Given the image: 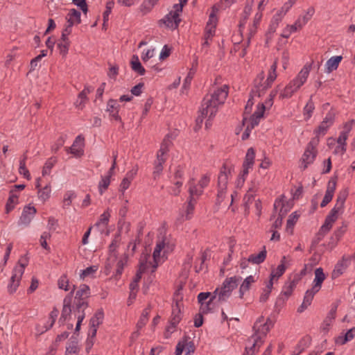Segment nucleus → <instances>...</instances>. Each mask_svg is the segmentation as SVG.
I'll return each instance as SVG.
<instances>
[{"label": "nucleus", "mask_w": 355, "mask_h": 355, "mask_svg": "<svg viewBox=\"0 0 355 355\" xmlns=\"http://www.w3.org/2000/svg\"><path fill=\"white\" fill-rule=\"evenodd\" d=\"M229 87L224 85L222 87L218 88L211 95H207L204 97L201 107L200 109V114L197 117L196 127L200 128L203 120L208 116L212 119L218 112V106L223 105L227 97Z\"/></svg>", "instance_id": "obj_1"}, {"label": "nucleus", "mask_w": 355, "mask_h": 355, "mask_svg": "<svg viewBox=\"0 0 355 355\" xmlns=\"http://www.w3.org/2000/svg\"><path fill=\"white\" fill-rule=\"evenodd\" d=\"M242 278L240 276L227 277L220 287L216 288L212 293L211 297L200 306L202 313H207L213 309L211 306L213 301L218 297L219 302H224L231 296L232 291L238 286Z\"/></svg>", "instance_id": "obj_2"}, {"label": "nucleus", "mask_w": 355, "mask_h": 355, "mask_svg": "<svg viewBox=\"0 0 355 355\" xmlns=\"http://www.w3.org/2000/svg\"><path fill=\"white\" fill-rule=\"evenodd\" d=\"M311 70V65L306 64L298 73L297 76L284 87L281 92L279 98H289L306 81Z\"/></svg>", "instance_id": "obj_3"}, {"label": "nucleus", "mask_w": 355, "mask_h": 355, "mask_svg": "<svg viewBox=\"0 0 355 355\" xmlns=\"http://www.w3.org/2000/svg\"><path fill=\"white\" fill-rule=\"evenodd\" d=\"M254 331L253 335L248 340L252 345L250 347H245V352L247 355H253L255 352V347H259L263 343V338L266 337L268 332L270 331V327L267 324H261L257 328L252 327Z\"/></svg>", "instance_id": "obj_4"}, {"label": "nucleus", "mask_w": 355, "mask_h": 355, "mask_svg": "<svg viewBox=\"0 0 355 355\" xmlns=\"http://www.w3.org/2000/svg\"><path fill=\"white\" fill-rule=\"evenodd\" d=\"M230 174L231 168H227V166L223 164L218 177V193L216 197V204L218 205H220L223 200L226 193L228 176Z\"/></svg>", "instance_id": "obj_5"}, {"label": "nucleus", "mask_w": 355, "mask_h": 355, "mask_svg": "<svg viewBox=\"0 0 355 355\" xmlns=\"http://www.w3.org/2000/svg\"><path fill=\"white\" fill-rule=\"evenodd\" d=\"M76 286H73V288L70 293H69L63 300V307L62 310L61 316L59 319V322L64 324V322L71 317L72 309H71V302L73 297L74 291Z\"/></svg>", "instance_id": "obj_6"}, {"label": "nucleus", "mask_w": 355, "mask_h": 355, "mask_svg": "<svg viewBox=\"0 0 355 355\" xmlns=\"http://www.w3.org/2000/svg\"><path fill=\"white\" fill-rule=\"evenodd\" d=\"M180 306L181 304L179 302H176L175 304L172 305V313L170 319V325L166 327V331L170 334L173 332L174 329L182 320Z\"/></svg>", "instance_id": "obj_7"}, {"label": "nucleus", "mask_w": 355, "mask_h": 355, "mask_svg": "<svg viewBox=\"0 0 355 355\" xmlns=\"http://www.w3.org/2000/svg\"><path fill=\"white\" fill-rule=\"evenodd\" d=\"M26 266V263H21V268L15 267L12 271V275L10 278V283L9 284L8 288L10 293L16 291L17 287L19 285V282L22 275L24 272V269Z\"/></svg>", "instance_id": "obj_8"}, {"label": "nucleus", "mask_w": 355, "mask_h": 355, "mask_svg": "<svg viewBox=\"0 0 355 355\" xmlns=\"http://www.w3.org/2000/svg\"><path fill=\"white\" fill-rule=\"evenodd\" d=\"M36 212L37 210L34 207H31V205L25 206L18 221V224L19 225H28Z\"/></svg>", "instance_id": "obj_9"}, {"label": "nucleus", "mask_w": 355, "mask_h": 355, "mask_svg": "<svg viewBox=\"0 0 355 355\" xmlns=\"http://www.w3.org/2000/svg\"><path fill=\"white\" fill-rule=\"evenodd\" d=\"M318 154V150H312L309 148L305 149L302 158L300 159V168L304 171L309 165L313 163Z\"/></svg>", "instance_id": "obj_10"}, {"label": "nucleus", "mask_w": 355, "mask_h": 355, "mask_svg": "<svg viewBox=\"0 0 355 355\" xmlns=\"http://www.w3.org/2000/svg\"><path fill=\"white\" fill-rule=\"evenodd\" d=\"M255 152L253 148L248 149L244 162L243 163V176H247L249 169L251 168L254 164Z\"/></svg>", "instance_id": "obj_11"}, {"label": "nucleus", "mask_w": 355, "mask_h": 355, "mask_svg": "<svg viewBox=\"0 0 355 355\" xmlns=\"http://www.w3.org/2000/svg\"><path fill=\"white\" fill-rule=\"evenodd\" d=\"M119 107L116 100L110 98L107 103L106 112H109L111 119L121 122V117L119 114Z\"/></svg>", "instance_id": "obj_12"}, {"label": "nucleus", "mask_w": 355, "mask_h": 355, "mask_svg": "<svg viewBox=\"0 0 355 355\" xmlns=\"http://www.w3.org/2000/svg\"><path fill=\"white\" fill-rule=\"evenodd\" d=\"M351 261V257H347L346 255H344L342 258V260L336 265L335 268L332 272V278L335 279L341 275L349 266Z\"/></svg>", "instance_id": "obj_13"}, {"label": "nucleus", "mask_w": 355, "mask_h": 355, "mask_svg": "<svg viewBox=\"0 0 355 355\" xmlns=\"http://www.w3.org/2000/svg\"><path fill=\"white\" fill-rule=\"evenodd\" d=\"M160 21H162L168 28L176 29L178 27L181 19L179 15L174 14L170 11L164 19L160 20Z\"/></svg>", "instance_id": "obj_14"}, {"label": "nucleus", "mask_w": 355, "mask_h": 355, "mask_svg": "<svg viewBox=\"0 0 355 355\" xmlns=\"http://www.w3.org/2000/svg\"><path fill=\"white\" fill-rule=\"evenodd\" d=\"M271 85L272 84H269V83L266 82V80L264 83H261V84H254V86L250 91V97L261 96Z\"/></svg>", "instance_id": "obj_15"}, {"label": "nucleus", "mask_w": 355, "mask_h": 355, "mask_svg": "<svg viewBox=\"0 0 355 355\" xmlns=\"http://www.w3.org/2000/svg\"><path fill=\"white\" fill-rule=\"evenodd\" d=\"M315 278L313 279V290L320 291L322 287V282L326 279V275L324 273L322 268H318L315 270Z\"/></svg>", "instance_id": "obj_16"}, {"label": "nucleus", "mask_w": 355, "mask_h": 355, "mask_svg": "<svg viewBox=\"0 0 355 355\" xmlns=\"http://www.w3.org/2000/svg\"><path fill=\"white\" fill-rule=\"evenodd\" d=\"M169 138L170 135H167L164 139L161 144L160 148L157 153V159H166L164 157V155H166L169 151V148L172 144V142Z\"/></svg>", "instance_id": "obj_17"}, {"label": "nucleus", "mask_w": 355, "mask_h": 355, "mask_svg": "<svg viewBox=\"0 0 355 355\" xmlns=\"http://www.w3.org/2000/svg\"><path fill=\"white\" fill-rule=\"evenodd\" d=\"M90 295V288L86 284H81L79 289L76 291L75 301H86Z\"/></svg>", "instance_id": "obj_18"}, {"label": "nucleus", "mask_w": 355, "mask_h": 355, "mask_svg": "<svg viewBox=\"0 0 355 355\" xmlns=\"http://www.w3.org/2000/svg\"><path fill=\"white\" fill-rule=\"evenodd\" d=\"M148 254L144 255V258H141L139 261V269L137 271L135 277L133 279L134 282L139 283L141 279L142 274L145 272L148 266Z\"/></svg>", "instance_id": "obj_19"}, {"label": "nucleus", "mask_w": 355, "mask_h": 355, "mask_svg": "<svg viewBox=\"0 0 355 355\" xmlns=\"http://www.w3.org/2000/svg\"><path fill=\"white\" fill-rule=\"evenodd\" d=\"M19 196L15 193V190H10L9 193V198L7 200L6 205V213L8 214L10 211H12L16 205L18 204Z\"/></svg>", "instance_id": "obj_20"}, {"label": "nucleus", "mask_w": 355, "mask_h": 355, "mask_svg": "<svg viewBox=\"0 0 355 355\" xmlns=\"http://www.w3.org/2000/svg\"><path fill=\"white\" fill-rule=\"evenodd\" d=\"M261 17H262V15L261 13H257L254 16L253 24L249 28V33L248 34V38H247V45L248 46L250 45L251 38L255 35V33L257 32V26L259 24Z\"/></svg>", "instance_id": "obj_21"}, {"label": "nucleus", "mask_w": 355, "mask_h": 355, "mask_svg": "<svg viewBox=\"0 0 355 355\" xmlns=\"http://www.w3.org/2000/svg\"><path fill=\"white\" fill-rule=\"evenodd\" d=\"M343 60V57L341 55L333 56L329 58L325 64L326 71L327 73H330L334 70H336L338 67L339 63Z\"/></svg>", "instance_id": "obj_22"}, {"label": "nucleus", "mask_w": 355, "mask_h": 355, "mask_svg": "<svg viewBox=\"0 0 355 355\" xmlns=\"http://www.w3.org/2000/svg\"><path fill=\"white\" fill-rule=\"evenodd\" d=\"M266 255L267 251L266 246H263V250L258 254H250L248 259V262H250L254 264H260L265 261Z\"/></svg>", "instance_id": "obj_23"}, {"label": "nucleus", "mask_w": 355, "mask_h": 355, "mask_svg": "<svg viewBox=\"0 0 355 355\" xmlns=\"http://www.w3.org/2000/svg\"><path fill=\"white\" fill-rule=\"evenodd\" d=\"M255 282L254 278L253 276L250 275L247 277L241 284L239 288V297L243 298L244 294L249 291L250 288V286L252 284H253Z\"/></svg>", "instance_id": "obj_24"}, {"label": "nucleus", "mask_w": 355, "mask_h": 355, "mask_svg": "<svg viewBox=\"0 0 355 355\" xmlns=\"http://www.w3.org/2000/svg\"><path fill=\"white\" fill-rule=\"evenodd\" d=\"M166 159H157L154 162V167L153 171V178L157 180L163 171V164Z\"/></svg>", "instance_id": "obj_25"}, {"label": "nucleus", "mask_w": 355, "mask_h": 355, "mask_svg": "<svg viewBox=\"0 0 355 355\" xmlns=\"http://www.w3.org/2000/svg\"><path fill=\"white\" fill-rule=\"evenodd\" d=\"M130 64H131L132 69L135 72L137 73L140 76L144 75L146 70L141 65L137 55H132V60L130 62Z\"/></svg>", "instance_id": "obj_26"}, {"label": "nucleus", "mask_w": 355, "mask_h": 355, "mask_svg": "<svg viewBox=\"0 0 355 355\" xmlns=\"http://www.w3.org/2000/svg\"><path fill=\"white\" fill-rule=\"evenodd\" d=\"M88 306V302L87 301H75V306L73 307V312L75 316L78 318V316L81 315V314L84 315V318L85 317V310Z\"/></svg>", "instance_id": "obj_27"}, {"label": "nucleus", "mask_w": 355, "mask_h": 355, "mask_svg": "<svg viewBox=\"0 0 355 355\" xmlns=\"http://www.w3.org/2000/svg\"><path fill=\"white\" fill-rule=\"evenodd\" d=\"M104 319V313L102 309H98L94 315L90 319L89 324L91 327H98L103 323Z\"/></svg>", "instance_id": "obj_28"}, {"label": "nucleus", "mask_w": 355, "mask_h": 355, "mask_svg": "<svg viewBox=\"0 0 355 355\" xmlns=\"http://www.w3.org/2000/svg\"><path fill=\"white\" fill-rule=\"evenodd\" d=\"M93 91V88L85 87V89L78 94V100L75 103L76 106L83 108L85 102L87 101V94Z\"/></svg>", "instance_id": "obj_29"}, {"label": "nucleus", "mask_w": 355, "mask_h": 355, "mask_svg": "<svg viewBox=\"0 0 355 355\" xmlns=\"http://www.w3.org/2000/svg\"><path fill=\"white\" fill-rule=\"evenodd\" d=\"M182 340L183 344L185 345L184 350L186 351V355H189L194 353L196 350V346L193 341L191 340V338L187 335H184L182 337Z\"/></svg>", "instance_id": "obj_30"}, {"label": "nucleus", "mask_w": 355, "mask_h": 355, "mask_svg": "<svg viewBox=\"0 0 355 355\" xmlns=\"http://www.w3.org/2000/svg\"><path fill=\"white\" fill-rule=\"evenodd\" d=\"M78 352V340L75 337L72 336L70 338L68 345L66 347V355H69L71 354H76Z\"/></svg>", "instance_id": "obj_31"}, {"label": "nucleus", "mask_w": 355, "mask_h": 355, "mask_svg": "<svg viewBox=\"0 0 355 355\" xmlns=\"http://www.w3.org/2000/svg\"><path fill=\"white\" fill-rule=\"evenodd\" d=\"M348 134L347 132H341L338 139L337 142L340 145L337 146L336 149V152H337V150L340 148L342 153H344L346 151V140L347 139Z\"/></svg>", "instance_id": "obj_32"}, {"label": "nucleus", "mask_w": 355, "mask_h": 355, "mask_svg": "<svg viewBox=\"0 0 355 355\" xmlns=\"http://www.w3.org/2000/svg\"><path fill=\"white\" fill-rule=\"evenodd\" d=\"M277 58H276L271 65L268 76L266 79V82L269 83V84H272V83L277 78Z\"/></svg>", "instance_id": "obj_33"}, {"label": "nucleus", "mask_w": 355, "mask_h": 355, "mask_svg": "<svg viewBox=\"0 0 355 355\" xmlns=\"http://www.w3.org/2000/svg\"><path fill=\"white\" fill-rule=\"evenodd\" d=\"M314 109L315 105L312 100L311 96L310 99L306 103L305 107H304V114L305 116V120H309L311 117Z\"/></svg>", "instance_id": "obj_34"}, {"label": "nucleus", "mask_w": 355, "mask_h": 355, "mask_svg": "<svg viewBox=\"0 0 355 355\" xmlns=\"http://www.w3.org/2000/svg\"><path fill=\"white\" fill-rule=\"evenodd\" d=\"M154 6L149 0H145L139 6V11L144 16L150 12Z\"/></svg>", "instance_id": "obj_35"}, {"label": "nucleus", "mask_w": 355, "mask_h": 355, "mask_svg": "<svg viewBox=\"0 0 355 355\" xmlns=\"http://www.w3.org/2000/svg\"><path fill=\"white\" fill-rule=\"evenodd\" d=\"M347 196H348V191L347 189H343V190L340 191L337 196L336 205L343 209L344 204L347 199Z\"/></svg>", "instance_id": "obj_36"}, {"label": "nucleus", "mask_w": 355, "mask_h": 355, "mask_svg": "<svg viewBox=\"0 0 355 355\" xmlns=\"http://www.w3.org/2000/svg\"><path fill=\"white\" fill-rule=\"evenodd\" d=\"M51 187L49 185H46L42 189H39L38 190V198L40 200L43 202L46 201L51 196Z\"/></svg>", "instance_id": "obj_37"}, {"label": "nucleus", "mask_w": 355, "mask_h": 355, "mask_svg": "<svg viewBox=\"0 0 355 355\" xmlns=\"http://www.w3.org/2000/svg\"><path fill=\"white\" fill-rule=\"evenodd\" d=\"M160 252L161 251L158 250H154V252L153 253V263H152L151 262H148V266L150 265L152 267L151 273L155 272L157 268L159 266V261L160 259Z\"/></svg>", "instance_id": "obj_38"}, {"label": "nucleus", "mask_w": 355, "mask_h": 355, "mask_svg": "<svg viewBox=\"0 0 355 355\" xmlns=\"http://www.w3.org/2000/svg\"><path fill=\"white\" fill-rule=\"evenodd\" d=\"M110 184V175H106L105 177H102L101 180L98 184V189L101 195L103 193V192L108 188Z\"/></svg>", "instance_id": "obj_39"}, {"label": "nucleus", "mask_w": 355, "mask_h": 355, "mask_svg": "<svg viewBox=\"0 0 355 355\" xmlns=\"http://www.w3.org/2000/svg\"><path fill=\"white\" fill-rule=\"evenodd\" d=\"M57 159L55 157H50L45 163L43 170H42V175H46L49 174L51 169L53 168L54 164L56 163Z\"/></svg>", "instance_id": "obj_40"}, {"label": "nucleus", "mask_w": 355, "mask_h": 355, "mask_svg": "<svg viewBox=\"0 0 355 355\" xmlns=\"http://www.w3.org/2000/svg\"><path fill=\"white\" fill-rule=\"evenodd\" d=\"M279 207H280L281 209L278 217L282 218V219H283V218L286 216L288 210L287 209H284V205L282 200H276L274 203V211H276L277 209Z\"/></svg>", "instance_id": "obj_41"}, {"label": "nucleus", "mask_w": 355, "mask_h": 355, "mask_svg": "<svg viewBox=\"0 0 355 355\" xmlns=\"http://www.w3.org/2000/svg\"><path fill=\"white\" fill-rule=\"evenodd\" d=\"M336 220V218L327 215L324 224L320 227L321 231H325L327 232H329Z\"/></svg>", "instance_id": "obj_42"}, {"label": "nucleus", "mask_w": 355, "mask_h": 355, "mask_svg": "<svg viewBox=\"0 0 355 355\" xmlns=\"http://www.w3.org/2000/svg\"><path fill=\"white\" fill-rule=\"evenodd\" d=\"M76 197V195L73 191H67L64 196L63 207L64 208L69 207L71 204L72 200L73 198H75Z\"/></svg>", "instance_id": "obj_43"}, {"label": "nucleus", "mask_w": 355, "mask_h": 355, "mask_svg": "<svg viewBox=\"0 0 355 355\" xmlns=\"http://www.w3.org/2000/svg\"><path fill=\"white\" fill-rule=\"evenodd\" d=\"M110 214L108 210L104 211L100 216L99 220L96 223L95 226L98 227L101 225H103L105 227L109 222Z\"/></svg>", "instance_id": "obj_44"}, {"label": "nucleus", "mask_w": 355, "mask_h": 355, "mask_svg": "<svg viewBox=\"0 0 355 355\" xmlns=\"http://www.w3.org/2000/svg\"><path fill=\"white\" fill-rule=\"evenodd\" d=\"M251 10H252V6H249V5L245 6L244 10H243L242 19H241L240 24H239L240 31H241V28L244 26L245 21H246L248 16L250 14Z\"/></svg>", "instance_id": "obj_45"}, {"label": "nucleus", "mask_w": 355, "mask_h": 355, "mask_svg": "<svg viewBox=\"0 0 355 355\" xmlns=\"http://www.w3.org/2000/svg\"><path fill=\"white\" fill-rule=\"evenodd\" d=\"M189 198L193 200L194 202H196V199L194 198V196H199L202 193V189H198L197 187L192 184L190 185L189 189Z\"/></svg>", "instance_id": "obj_46"}, {"label": "nucleus", "mask_w": 355, "mask_h": 355, "mask_svg": "<svg viewBox=\"0 0 355 355\" xmlns=\"http://www.w3.org/2000/svg\"><path fill=\"white\" fill-rule=\"evenodd\" d=\"M300 217V214H298L296 211L292 213L287 220L286 223V229L288 230L289 228H293L294 225L296 223V222L298 220V218Z\"/></svg>", "instance_id": "obj_47"}, {"label": "nucleus", "mask_w": 355, "mask_h": 355, "mask_svg": "<svg viewBox=\"0 0 355 355\" xmlns=\"http://www.w3.org/2000/svg\"><path fill=\"white\" fill-rule=\"evenodd\" d=\"M58 313H59V311L58 309H57L56 308H53V309L51 311L50 313V315H49V324L48 326L46 327V329L45 331H47L48 329H51L55 322V320L58 315Z\"/></svg>", "instance_id": "obj_48"}, {"label": "nucleus", "mask_w": 355, "mask_h": 355, "mask_svg": "<svg viewBox=\"0 0 355 355\" xmlns=\"http://www.w3.org/2000/svg\"><path fill=\"white\" fill-rule=\"evenodd\" d=\"M58 285L59 288L64 289L65 291L69 290V280L66 275H63L60 277V278L58 279Z\"/></svg>", "instance_id": "obj_49"}, {"label": "nucleus", "mask_w": 355, "mask_h": 355, "mask_svg": "<svg viewBox=\"0 0 355 355\" xmlns=\"http://www.w3.org/2000/svg\"><path fill=\"white\" fill-rule=\"evenodd\" d=\"M51 238L50 232H44L40 236V242L41 246L46 250H50V248L47 244L46 240Z\"/></svg>", "instance_id": "obj_50"}, {"label": "nucleus", "mask_w": 355, "mask_h": 355, "mask_svg": "<svg viewBox=\"0 0 355 355\" xmlns=\"http://www.w3.org/2000/svg\"><path fill=\"white\" fill-rule=\"evenodd\" d=\"M319 292L317 290H313V288H311V289H308L306 293H305V295H304V301L306 302L307 304H309V305H311V302H312V300L313 299V297L314 295L318 293Z\"/></svg>", "instance_id": "obj_51"}, {"label": "nucleus", "mask_w": 355, "mask_h": 355, "mask_svg": "<svg viewBox=\"0 0 355 355\" xmlns=\"http://www.w3.org/2000/svg\"><path fill=\"white\" fill-rule=\"evenodd\" d=\"M80 15H81L80 12L73 8L69 10V12L67 16L74 19L76 22V24H79L81 23Z\"/></svg>", "instance_id": "obj_52"}, {"label": "nucleus", "mask_w": 355, "mask_h": 355, "mask_svg": "<svg viewBox=\"0 0 355 355\" xmlns=\"http://www.w3.org/2000/svg\"><path fill=\"white\" fill-rule=\"evenodd\" d=\"M331 126V125L325 123L324 121L321 122L320 125L318 127L316 130H314V133L315 135H324L328 130V128Z\"/></svg>", "instance_id": "obj_53"}, {"label": "nucleus", "mask_w": 355, "mask_h": 355, "mask_svg": "<svg viewBox=\"0 0 355 355\" xmlns=\"http://www.w3.org/2000/svg\"><path fill=\"white\" fill-rule=\"evenodd\" d=\"M72 2L83 11L84 15L87 13L88 6L87 4L86 0H72Z\"/></svg>", "instance_id": "obj_54"}, {"label": "nucleus", "mask_w": 355, "mask_h": 355, "mask_svg": "<svg viewBox=\"0 0 355 355\" xmlns=\"http://www.w3.org/2000/svg\"><path fill=\"white\" fill-rule=\"evenodd\" d=\"M336 178H331L328 182L325 193L334 196L336 187Z\"/></svg>", "instance_id": "obj_55"}, {"label": "nucleus", "mask_w": 355, "mask_h": 355, "mask_svg": "<svg viewBox=\"0 0 355 355\" xmlns=\"http://www.w3.org/2000/svg\"><path fill=\"white\" fill-rule=\"evenodd\" d=\"M286 270V266L283 264H279L275 271H272L270 274V276H272V279L274 278H279L285 272Z\"/></svg>", "instance_id": "obj_56"}, {"label": "nucleus", "mask_w": 355, "mask_h": 355, "mask_svg": "<svg viewBox=\"0 0 355 355\" xmlns=\"http://www.w3.org/2000/svg\"><path fill=\"white\" fill-rule=\"evenodd\" d=\"M121 234L120 232H119L118 234H116L114 238V239L112 240V243H110V245H109V251L110 252H114L116 251V249L118 247V244L121 240Z\"/></svg>", "instance_id": "obj_57"}, {"label": "nucleus", "mask_w": 355, "mask_h": 355, "mask_svg": "<svg viewBox=\"0 0 355 355\" xmlns=\"http://www.w3.org/2000/svg\"><path fill=\"white\" fill-rule=\"evenodd\" d=\"M215 25L212 26H209V23L207 24L206 28H205V33L204 35V39L207 40H209L213 37L214 33H215Z\"/></svg>", "instance_id": "obj_58"}, {"label": "nucleus", "mask_w": 355, "mask_h": 355, "mask_svg": "<svg viewBox=\"0 0 355 355\" xmlns=\"http://www.w3.org/2000/svg\"><path fill=\"white\" fill-rule=\"evenodd\" d=\"M315 12V9L313 7H310L308 8L306 14L301 19L302 24L305 25L312 17Z\"/></svg>", "instance_id": "obj_59"}, {"label": "nucleus", "mask_w": 355, "mask_h": 355, "mask_svg": "<svg viewBox=\"0 0 355 355\" xmlns=\"http://www.w3.org/2000/svg\"><path fill=\"white\" fill-rule=\"evenodd\" d=\"M69 45H70V42H58V48L60 50V53L62 56H65L67 54L69 48Z\"/></svg>", "instance_id": "obj_60"}, {"label": "nucleus", "mask_w": 355, "mask_h": 355, "mask_svg": "<svg viewBox=\"0 0 355 355\" xmlns=\"http://www.w3.org/2000/svg\"><path fill=\"white\" fill-rule=\"evenodd\" d=\"M126 263V261L125 259H119L116 263V273L114 275L115 278H118V277H120L121 275L123 272L124 266Z\"/></svg>", "instance_id": "obj_61"}, {"label": "nucleus", "mask_w": 355, "mask_h": 355, "mask_svg": "<svg viewBox=\"0 0 355 355\" xmlns=\"http://www.w3.org/2000/svg\"><path fill=\"white\" fill-rule=\"evenodd\" d=\"M335 116L336 112L333 109H331L327 114L326 116L323 119V121L325 123L332 125L335 120Z\"/></svg>", "instance_id": "obj_62"}, {"label": "nucleus", "mask_w": 355, "mask_h": 355, "mask_svg": "<svg viewBox=\"0 0 355 355\" xmlns=\"http://www.w3.org/2000/svg\"><path fill=\"white\" fill-rule=\"evenodd\" d=\"M98 270V267L96 266H92L87 267L85 270H83L80 274L81 278H85L86 277L89 276L90 275L96 272Z\"/></svg>", "instance_id": "obj_63"}, {"label": "nucleus", "mask_w": 355, "mask_h": 355, "mask_svg": "<svg viewBox=\"0 0 355 355\" xmlns=\"http://www.w3.org/2000/svg\"><path fill=\"white\" fill-rule=\"evenodd\" d=\"M333 322H334L330 320L329 319L324 318V320H323L320 325V331L323 332L324 334H327Z\"/></svg>", "instance_id": "obj_64"}]
</instances>
